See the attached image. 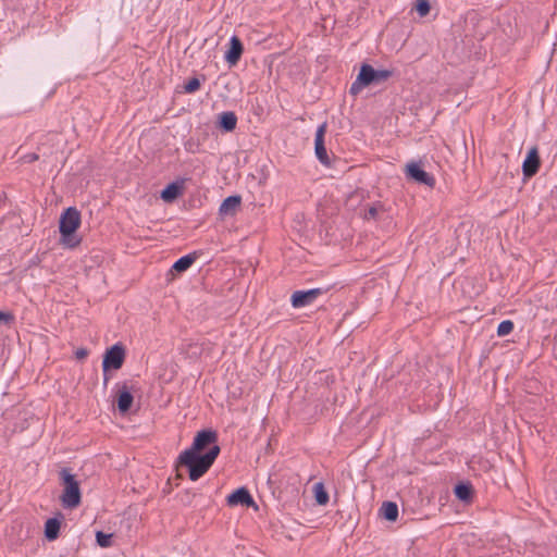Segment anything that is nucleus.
<instances>
[{"label":"nucleus","mask_w":557,"mask_h":557,"mask_svg":"<svg viewBox=\"0 0 557 557\" xmlns=\"http://www.w3.org/2000/svg\"><path fill=\"white\" fill-rule=\"evenodd\" d=\"M181 194V187L173 183V184H170L168 185L161 193V198L166 201V202H171L173 201L174 199H176L178 197V195Z\"/></svg>","instance_id":"16"},{"label":"nucleus","mask_w":557,"mask_h":557,"mask_svg":"<svg viewBox=\"0 0 557 557\" xmlns=\"http://www.w3.org/2000/svg\"><path fill=\"white\" fill-rule=\"evenodd\" d=\"M237 117L233 112H223L219 116L220 126L226 132H231L236 127Z\"/></svg>","instance_id":"12"},{"label":"nucleus","mask_w":557,"mask_h":557,"mask_svg":"<svg viewBox=\"0 0 557 557\" xmlns=\"http://www.w3.org/2000/svg\"><path fill=\"white\" fill-rule=\"evenodd\" d=\"M227 504L230 506H237V505H245V506H251L253 505V499L248 493L246 488H238L235 492H233L227 497Z\"/></svg>","instance_id":"8"},{"label":"nucleus","mask_w":557,"mask_h":557,"mask_svg":"<svg viewBox=\"0 0 557 557\" xmlns=\"http://www.w3.org/2000/svg\"><path fill=\"white\" fill-rule=\"evenodd\" d=\"M326 133V123L321 124L317 132H315V138H314V147H322L324 146V135Z\"/></svg>","instance_id":"21"},{"label":"nucleus","mask_w":557,"mask_h":557,"mask_svg":"<svg viewBox=\"0 0 557 557\" xmlns=\"http://www.w3.org/2000/svg\"><path fill=\"white\" fill-rule=\"evenodd\" d=\"M88 355V351L86 348H78L76 351H75V356L76 358L78 359H84L85 357H87Z\"/></svg>","instance_id":"27"},{"label":"nucleus","mask_w":557,"mask_h":557,"mask_svg":"<svg viewBox=\"0 0 557 557\" xmlns=\"http://www.w3.org/2000/svg\"><path fill=\"white\" fill-rule=\"evenodd\" d=\"M391 76L387 70H374L372 66L364 64L361 66L356 81L350 86L352 95L359 94L364 87L371 84H379L386 81Z\"/></svg>","instance_id":"3"},{"label":"nucleus","mask_w":557,"mask_h":557,"mask_svg":"<svg viewBox=\"0 0 557 557\" xmlns=\"http://www.w3.org/2000/svg\"><path fill=\"white\" fill-rule=\"evenodd\" d=\"M513 329V323L509 320H505L499 323L497 327V334L498 336H506L508 335Z\"/></svg>","instance_id":"22"},{"label":"nucleus","mask_w":557,"mask_h":557,"mask_svg":"<svg viewBox=\"0 0 557 557\" xmlns=\"http://www.w3.org/2000/svg\"><path fill=\"white\" fill-rule=\"evenodd\" d=\"M382 516L388 521H395L398 517V507L395 503L387 502L381 507Z\"/></svg>","instance_id":"15"},{"label":"nucleus","mask_w":557,"mask_h":557,"mask_svg":"<svg viewBox=\"0 0 557 557\" xmlns=\"http://www.w3.org/2000/svg\"><path fill=\"white\" fill-rule=\"evenodd\" d=\"M313 494L317 504L323 506L329 502V494L324 488V485L321 482H318L313 485Z\"/></svg>","instance_id":"17"},{"label":"nucleus","mask_w":557,"mask_h":557,"mask_svg":"<svg viewBox=\"0 0 557 557\" xmlns=\"http://www.w3.org/2000/svg\"><path fill=\"white\" fill-rule=\"evenodd\" d=\"M133 404V396L127 389H122L117 397V407L121 412H126Z\"/></svg>","instance_id":"14"},{"label":"nucleus","mask_w":557,"mask_h":557,"mask_svg":"<svg viewBox=\"0 0 557 557\" xmlns=\"http://www.w3.org/2000/svg\"><path fill=\"white\" fill-rule=\"evenodd\" d=\"M125 359V349L121 344H115L110 347L104 356L102 361V369L104 372L109 370H117L122 367Z\"/></svg>","instance_id":"5"},{"label":"nucleus","mask_w":557,"mask_h":557,"mask_svg":"<svg viewBox=\"0 0 557 557\" xmlns=\"http://www.w3.org/2000/svg\"><path fill=\"white\" fill-rule=\"evenodd\" d=\"M215 443L216 434L205 430L196 435L188 449L180 454L177 462L188 468L191 481L202 476L214 462L220 453V447Z\"/></svg>","instance_id":"1"},{"label":"nucleus","mask_w":557,"mask_h":557,"mask_svg":"<svg viewBox=\"0 0 557 557\" xmlns=\"http://www.w3.org/2000/svg\"><path fill=\"white\" fill-rule=\"evenodd\" d=\"M540 165L537 150L535 148H532L529 152L527 158L523 161V174L528 177L534 175L537 172Z\"/></svg>","instance_id":"9"},{"label":"nucleus","mask_w":557,"mask_h":557,"mask_svg":"<svg viewBox=\"0 0 557 557\" xmlns=\"http://www.w3.org/2000/svg\"><path fill=\"white\" fill-rule=\"evenodd\" d=\"M13 320V317L9 312L0 311V324H9Z\"/></svg>","instance_id":"26"},{"label":"nucleus","mask_w":557,"mask_h":557,"mask_svg":"<svg viewBox=\"0 0 557 557\" xmlns=\"http://www.w3.org/2000/svg\"><path fill=\"white\" fill-rule=\"evenodd\" d=\"M243 52V45L240 40L233 36L230 40V49L225 53V60L231 64L234 65L238 62L240 55Z\"/></svg>","instance_id":"11"},{"label":"nucleus","mask_w":557,"mask_h":557,"mask_svg":"<svg viewBox=\"0 0 557 557\" xmlns=\"http://www.w3.org/2000/svg\"><path fill=\"white\" fill-rule=\"evenodd\" d=\"M319 294V289H310L306 292H296L292 296V305L295 308H301L310 305L317 295Z\"/></svg>","instance_id":"7"},{"label":"nucleus","mask_w":557,"mask_h":557,"mask_svg":"<svg viewBox=\"0 0 557 557\" xmlns=\"http://www.w3.org/2000/svg\"><path fill=\"white\" fill-rule=\"evenodd\" d=\"M406 173L411 180L418 183L429 186H432L434 183L433 177L426 173L418 163H408L406 165Z\"/></svg>","instance_id":"6"},{"label":"nucleus","mask_w":557,"mask_h":557,"mask_svg":"<svg viewBox=\"0 0 557 557\" xmlns=\"http://www.w3.org/2000/svg\"><path fill=\"white\" fill-rule=\"evenodd\" d=\"M96 541H97V544L102 548L111 547V546H113V534L97 531L96 532Z\"/></svg>","instance_id":"18"},{"label":"nucleus","mask_w":557,"mask_h":557,"mask_svg":"<svg viewBox=\"0 0 557 557\" xmlns=\"http://www.w3.org/2000/svg\"><path fill=\"white\" fill-rule=\"evenodd\" d=\"M81 225V214L75 208H67L60 218L61 244L66 248H75L79 245L81 238L76 231Z\"/></svg>","instance_id":"2"},{"label":"nucleus","mask_w":557,"mask_h":557,"mask_svg":"<svg viewBox=\"0 0 557 557\" xmlns=\"http://www.w3.org/2000/svg\"><path fill=\"white\" fill-rule=\"evenodd\" d=\"M240 197L239 196H230L223 200L220 206V214L223 216H233L240 207Z\"/></svg>","instance_id":"10"},{"label":"nucleus","mask_w":557,"mask_h":557,"mask_svg":"<svg viewBox=\"0 0 557 557\" xmlns=\"http://www.w3.org/2000/svg\"><path fill=\"white\" fill-rule=\"evenodd\" d=\"M456 496L461 500H468L471 495V488L468 485L460 484L455 487Z\"/></svg>","instance_id":"20"},{"label":"nucleus","mask_w":557,"mask_h":557,"mask_svg":"<svg viewBox=\"0 0 557 557\" xmlns=\"http://www.w3.org/2000/svg\"><path fill=\"white\" fill-rule=\"evenodd\" d=\"M416 10L421 16H425L430 12L428 0H417Z\"/></svg>","instance_id":"24"},{"label":"nucleus","mask_w":557,"mask_h":557,"mask_svg":"<svg viewBox=\"0 0 557 557\" xmlns=\"http://www.w3.org/2000/svg\"><path fill=\"white\" fill-rule=\"evenodd\" d=\"M60 531V521L58 519H48L45 524V535L49 541L58 537Z\"/></svg>","instance_id":"13"},{"label":"nucleus","mask_w":557,"mask_h":557,"mask_svg":"<svg viewBox=\"0 0 557 557\" xmlns=\"http://www.w3.org/2000/svg\"><path fill=\"white\" fill-rule=\"evenodd\" d=\"M375 214H376V210H375V208H370V210H369V212H368V216L373 218V216H375Z\"/></svg>","instance_id":"28"},{"label":"nucleus","mask_w":557,"mask_h":557,"mask_svg":"<svg viewBox=\"0 0 557 557\" xmlns=\"http://www.w3.org/2000/svg\"><path fill=\"white\" fill-rule=\"evenodd\" d=\"M195 261V258L191 256H184L180 258L174 264L173 270L177 272L186 271Z\"/></svg>","instance_id":"19"},{"label":"nucleus","mask_w":557,"mask_h":557,"mask_svg":"<svg viewBox=\"0 0 557 557\" xmlns=\"http://www.w3.org/2000/svg\"><path fill=\"white\" fill-rule=\"evenodd\" d=\"M199 86H200V82H199V79H197V78H193V79H190V81L186 84V86H185V90H186L187 92H194V91H196V90L199 88Z\"/></svg>","instance_id":"25"},{"label":"nucleus","mask_w":557,"mask_h":557,"mask_svg":"<svg viewBox=\"0 0 557 557\" xmlns=\"http://www.w3.org/2000/svg\"><path fill=\"white\" fill-rule=\"evenodd\" d=\"M61 476L64 484L61 500L64 507L75 508L81 503V491L77 481L67 470H62Z\"/></svg>","instance_id":"4"},{"label":"nucleus","mask_w":557,"mask_h":557,"mask_svg":"<svg viewBox=\"0 0 557 557\" xmlns=\"http://www.w3.org/2000/svg\"><path fill=\"white\" fill-rule=\"evenodd\" d=\"M315 156L322 164H330V158L327 156L325 146L314 147Z\"/></svg>","instance_id":"23"}]
</instances>
